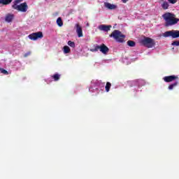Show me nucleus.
I'll return each instance as SVG.
<instances>
[{"mask_svg":"<svg viewBox=\"0 0 179 179\" xmlns=\"http://www.w3.org/2000/svg\"><path fill=\"white\" fill-rule=\"evenodd\" d=\"M63 52L64 54H69L71 52V48L68 45H65L63 48Z\"/></svg>","mask_w":179,"mask_h":179,"instance_id":"dca6fc26","label":"nucleus"},{"mask_svg":"<svg viewBox=\"0 0 179 179\" xmlns=\"http://www.w3.org/2000/svg\"><path fill=\"white\" fill-rule=\"evenodd\" d=\"M164 82L169 83V82H173V80H176L178 79V76H165L164 77Z\"/></svg>","mask_w":179,"mask_h":179,"instance_id":"9d476101","label":"nucleus"},{"mask_svg":"<svg viewBox=\"0 0 179 179\" xmlns=\"http://www.w3.org/2000/svg\"><path fill=\"white\" fill-rule=\"evenodd\" d=\"M68 45L71 47L72 48H75V42H72L71 41H68Z\"/></svg>","mask_w":179,"mask_h":179,"instance_id":"b1692460","label":"nucleus"},{"mask_svg":"<svg viewBox=\"0 0 179 179\" xmlns=\"http://www.w3.org/2000/svg\"><path fill=\"white\" fill-rule=\"evenodd\" d=\"M59 78H61V75L58 74V73H55L52 76V79H54V80L55 82H57V80H59Z\"/></svg>","mask_w":179,"mask_h":179,"instance_id":"6ab92c4d","label":"nucleus"},{"mask_svg":"<svg viewBox=\"0 0 179 179\" xmlns=\"http://www.w3.org/2000/svg\"><path fill=\"white\" fill-rule=\"evenodd\" d=\"M128 1H129V0H122V2L123 3H127V2H128Z\"/></svg>","mask_w":179,"mask_h":179,"instance_id":"c756f323","label":"nucleus"},{"mask_svg":"<svg viewBox=\"0 0 179 179\" xmlns=\"http://www.w3.org/2000/svg\"><path fill=\"white\" fill-rule=\"evenodd\" d=\"M100 85L101 83L97 80H93L91 82V85L89 88V91L91 93H96V94H99V89L100 87Z\"/></svg>","mask_w":179,"mask_h":179,"instance_id":"7ed1b4c3","label":"nucleus"},{"mask_svg":"<svg viewBox=\"0 0 179 179\" xmlns=\"http://www.w3.org/2000/svg\"><path fill=\"white\" fill-rule=\"evenodd\" d=\"M164 20H165V27H170L174 26L179 22V19L176 17V15L171 13H166L162 15Z\"/></svg>","mask_w":179,"mask_h":179,"instance_id":"f257e3e1","label":"nucleus"},{"mask_svg":"<svg viewBox=\"0 0 179 179\" xmlns=\"http://www.w3.org/2000/svg\"><path fill=\"white\" fill-rule=\"evenodd\" d=\"M177 1L178 0H168V2H169V3L174 4V3H177Z\"/></svg>","mask_w":179,"mask_h":179,"instance_id":"bb28decb","label":"nucleus"},{"mask_svg":"<svg viewBox=\"0 0 179 179\" xmlns=\"http://www.w3.org/2000/svg\"><path fill=\"white\" fill-rule=\"evenodd\" d=\"M177 85H178V81H176L174 83L171 84L168 87L169 90H173V89H174Z\"/></svg>","mask_w":179,"mask_h":179,"instance_id":"a211bd4d","label":"nucleus"},{"mask_svg":"<svg viewBox=\"0 0 179 179\" xmlns=\"http://www.w3.org/2000/svg\"><path fill=\"white\" fill-rule=\"evenodd\" d=\"M12 8L15 10H18L19 12H27V9L29 8V6H27V3L24 2L19 5L13 4Z\"/></svg>","mask_w":179,"mask_h":179,"instance_id":"39448f33","label":"nucleus"},{"mask_svg":"<svg viewBox=\"0 0 179 179\" xmlns=\"http://www.w3.org/2000/svg\"><path fill=\"white\" fill-rule=\"evenodd\" d=\"M13 0H1V3L3 5H9Z\"/></svg>","mask_w":179,"mask_h":179,"instance_id":"aec40b11","label":"nucleus"},{"mask_svg":"<svg viewBox=\"0 0 179 179\" xmlns=\"http://www.w3.org/2000/svg\"><path fill=\"white\" fill-rule=\"evenodd\" d=\"M127 45H129V47H135V41H127Z\"/></svg>","mask_w":179,"mask_h":179,"instance_id":"4be33fe9","label":"nucleus"},{"mask_svg":"<svg viewBox=\"0 0 179 179\" xmlns=\"http://www.w3.org/2000/svg\"><path fill=\"white\" fill-rule=\"evenodd\" d=\"M90 51H91V52H97V51H99V45H95L94 48H91Z\"/></svg>","mask_w":179,"mask_h":179,"instance_id":"412c9836","label":"nucleus"},{"mask_svg":"<svg viewBox=\"0 0 179 179\" xmlns=\"http://www.w3.org/2000/svg\"><path fill=\"white\" fill-rule=\"evenodd\" d=\"M132 85L135 86V89H138L145 85V81H143V80H136L132 82Z\"/></svg>","mask_w":179,"mask_h":179,"instance_id":"6e6552de","label":"nucleus"},{"mask_svg":"<svg viewBox=\"0 0 179 179\" xmlns=\"http://www.w3.org/2000/svg\"><path fill=\"white\" fill-rule=\"evenodd\" d=\"M57 24L59 27H62L64 26V22H62V18L58 17L57 20Z\"/></svg>","mask_w":179,"mask_h":179,"instance_id":"2eb2a0df","label":"nucleus"},{"mask_svg":"<svg viewBox=\"0 0 179 179\" xmlns=\"http://www.w3.org/2000/svg\"><path fill=\"white\" fill-rule=\"evenodd\" d=\"M87 26L89 27V23H87Z\"/></svg>","mask_w":179,"mask_h":179,"instance_id":"2f4dec72","label":"nucleus"},{"mask_svg":"<svg viewBox=\"0 0 179 179\" xmlns=\"http://www.w3.org/2000/svg\"><path fill=\"white\" fill-rule=\"evenodd\" d=\"M76 33L78 37H83V31H82V27H80V25H79V24H76Z\"/></svg>","mask_w":179,"mask_h":179,"instance_id":"ddd939ff","label":"nucleus"},{"mask_svg":"<svg viewBox=\"0 0 179 179\" xmlns=\"http://www.w3.org/2000/svg\"><path fill=\"white\" fill-rule=\"evenodd\" d=\"M161 6L162 8H164L166 10L169 9V6H170V5L169 4V2L164 1L163 3L161 5Z\"/></svg>","mask_w":179,"mask_h":179,"instance_id":"f3484780","label":"nucleus"},{"mask_svg":"<svg viewBox=\"0 0 179 179\" xmlns=\"http://www.w3.org/2000/svg\"><path fill=\"white\" fill-rule=\"evenodd\" d=\"M23 0H15L13 4L20 3Z\"/></svg>","mask_w":179,"mask_h":179,"instance_id":"cd10ccee","label":"nucleus"},{"mask_svg":"<svg viewBox=\"0 0 179 179\" xmlns=\"http://www.w3.org/2000/svg\"><path fill=\"white\" fill-rule=\"evenodd\" d=\"M163 37H172V38H178L179 31L178 30L167 31L163 34Z\"/></svg>","mask_w":179,"mask_h":179,"instance_id":"423d86ee","label":"nucleus"},{"mask_svg":"<svg viewBox=\"0 0 179 179\" xmlns=\"http://www.w3.org/2000/svg\"><path fill=\"white\" fill-rule=\"evenodd\" d=\"M0 72L3 73V75H8V71L3 69H0Z\"/></svg>","mask_w":179,"mask_h":179,"instance_id":"a878e982","label":"nucleus"},{"mask_svg":"<svg viewBox=\"0 0 179 179\" xmlns=\"http://www.w3.org/2000/svg\"><path fill=\"white\" fill-rule=\"evenodd\" d=\"M110 87H111V83H106V87H105L106 91L107 92H110Z\"/></svg>","mask_w":179,"mask_h":179,"instance_id":"5701e85b","label":"nucleus"},{"mask_svg":"<svg viewBox=\"0 0 179 179\" xmlns=\"http://www.w3.org/2000/svg\"><path fill=\"white\" fill-rule=\"evenodd\" d=\"M29 55H30V52L25 53L24 57H29Z\"/></svg>","mask_w":179,"mask_h":179,"instance_id":"c85d7f7f","label":"nucleus"},{"mask_svg":"<svg viewBox=\"0 0 179 179\" xmlns=\"http://www.w3.org/2000/svg\"><path fill=\"white\" fill-rule=\"evenodd\" d=\"M98 29L101 31H110L111 25L101 24L98 27Z\"/></svg>","mask_w":179,"mask_h":179,"instance_id":"1a4fd4ad","label":"nucleus"},{"mask_svg":"<svg viewBox=\"0 0 179 179\" xmlns=\"http://www.w3.org/2000/svg\"><path fill=\"white\" fill-rule=\"evenodd\" d=\"M140 43L147 48H152L155 47V41L149 37H144L140 41Z\"/></svg>","mask_w":179,"mask_h":179,"instance_id":"20e7f679","label":"nucleus"},{"mask_svg":"<svg viewBox=\"0 0 179 179\" xmlns=\"http://www.w3.org/2000/svg\"><path fill=\"white\" fill-rule=\"evenodd\" d=\"M104 6H105V8H107V9H110V10H114V9H117V8H118V6L117 5L111 4L108 2H105Z\"/></svg>","mask_w":179,"mask_h":179,"instance_id":"9b49d317","label":"nucleus"},{"mask_svg":"<svg viewBox=\"0 0 179 179\" xmlns=\"http://www.w3.org/2000/svg\"><path fill=\"white\" fill-rule=\"evenodd\" d=\"M99 50L102 52V54H107L108 52V48L106 45L102 44L99 45Z\"/></svg>","mask_w":179,"mask_h":179,"instance_id":"f8f14e48","label":"nucleus"},{"mask_svg":"<svg viewBox=\"0 0 179 179\" xmlns=\"http://www.w3.org/2000/svg\"><path fill=\"white\" fill-rule=\"evenodd\" d=\"M15 18V15L8 13L5 17V20L7 22V23H10Z\"/></svg>","mask_w":179,"mask_h":179,"instance_id":"4468645a","label":"nucleus"},{"mask_svg":"<svg viewBox=\"0 0 179 179\" xmlns=\"http://www.w3.org/2000/svg\"><path fill=\"white\" fill-rule=\"evenodd\" d=\"M171 45H176V47H178L179 45V41H175L171 43Z\"/></svg>","mask_w":179,"mask_h":179,"instance_id":"393cba45","label":"nucleus"},{"mask_svg":"<svg viewBox=\"0 0 179 179\" xmlns=\"http://www.w3.org/2000/svg\"><path fill=\"white\" fill-rule=\"evenodd\" d=\"M110 37H113L117 43H124L125 35L122 34V33L118 30H115L110 35Z\"/></svg>","mask_w":179,"mask_h":179,"instance_id":"f03ea898","label":"nucleus"},{"mask_svg":"<svg viewBox=\"0 0 179 179\" xmlns=\"http://www.w3.org/2000/svg\"><path fill=\"white\" fill-rule=\"evenodd\" d=\"M29 38H30V40H33L34 41L38 40V38H43V32L38 31L36 33H33L29 35Z\"/></svg>","mask_w":179,"mask_h":179,"instance_id":"0eeeda50","label":"nucleus"},{"mask_svg":"<svg viewBox=\"0 0 179 179\" xmlns=\"http://www.w3.org/2000/svg\"><path fill=\"white\" fill-rule=\"evenodd\" d=\"M0 3H2V1L1 0H0Z\"/></svg>","mask_w":179,"mask_h":179,"instance_id":"7c9ffc66","label":"nucleus"}]
</instances>
